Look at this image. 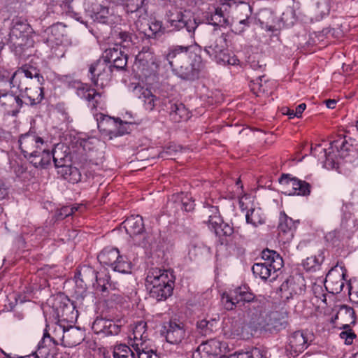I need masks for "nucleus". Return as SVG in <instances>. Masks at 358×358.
Masks as SVG:
<instances>
[{
  "instance_id": "59",
  "label": "nucleus",
  "mask_w": 358,
  "mask_h": 358,
  "mask_svg": "<svg viewBox=\"0 0 358 358\" xmlns=\"http://www.w3.org/2000/svg\"><path fill=\"white\" fill-rule=\"evenodd\" d=\"M78 206H64L61 208L59 216L62 219L72 215L76 211L78 210Z\"/></svg>"
},
{
  "instance_id": "16",
  "label": "nucleus",
  "mask_w": 358,
  "mask_h": 358,
  "mask_svg": "<svg viewBox=\"0 0 358 358\" xmlns=\"http://www.w3.org/2000/svg\"><path fill=\"white\" fill-rule=\"evenodd\" d=\"M309 345L308 334L303 331H296L288 336L286 350L296 357L307 349Z\"/></svg>"
},
{
  "instance_id": "54",
  "label": "nucleus",
  "mask_w": 358,
  "mask_h": 358,
  "mask_svg": "<svg viewBox=\"0 0 358 358\" xmlns=\"http://www.w3.org/2000/svg\"><path fill=\"white\" fill-rule=\"evenodd\" d=\"M330 9L329 0H320L317 3L315 12L320 15L321 17H323L324 16L329 15Z\"/></svg>"
},
{
  "instance_id": "2",
  "label": "nucleus",
  "mask_w": 358,
  "mask_h": 358,
  "mask_svg": "<svg viewBox=\"0 0 358 358\" xmlns=\"http://www.w3.org/2000/svg\"><path fill=\"white\" fill-rule=\"evenodd\" d=\"M19 148L31 164L36 168L45 169L51 164V154L44 140L35 131H29L20 135Z\"/></svg>"
},
{
  "instance_id": "15",
  "label": "nucleus",
  "mask_w": 358,
  "mask_h": 358,
  "mask_svg": "<svg viewBox=\"0 0 358 358\" xmlns=\"http://www.w3.org/2000/svg\"><path fill=\"white\" fill-rule=\"evenodd\" d=\"M55 313L59 318V322H66L73 323L78 316V312L75 310V306L69 299L57 297L55 299L52 305Z\"/></svg>"
},
{
  "instance_id": "17",
  "label": "nucleus",
  "mask_w": 358,
  "mask_h": 358,
  "mask_svg": "<svg viewBox=\"0 0 358 358\" xmlns=\"http://www.w3.org/2000/svg\"><path fill=\"white\" fill-rule=\"evenodd\" d=\"M84 6L94 21L102 24L108 23L110 17V10L103 0H85Z\"/></svg>"
},
{
  "instance_id": "3",
  "label": "nucleus",
  "mask_w": 358,
  "mask_h": 358,
  "mask_svg": "<svg viewBox=\"0 0 358 358\" xmlns=\"http://www.w3.org/2000/svg\"><path fill=\"white\" fill-rule=\"evenodd\" d=\"M175 276L168 270L152 268L146 277V286L150 296L157 301H164L171 296L174 287Z\"/></svg>"
},
{
  "instance_id": "38",
  "label": "nucleus",
  "mask_w": 358,
  "mask_h": 358,
  "mask_svg": "<svg viewBox=\"0 0 358 358\" xmlns=\"http://www.w3.org/2000/svg\"><path fill=\"white\" fill-rule=\"evenodd\" d=\"M245 220L248 224L257 227L265 223L266 216L261 208L252 207L248 210L245 214Z\"/></svg>"
},
{
  "instance_id": "8",
  "label": "nucleus",
  "mask_w": 358,
  "mask_h": 358,
  "mask_svg": "<svg viewBox=\"0 0 358 358\" xmlns=\"http://www.w3.org/2000/svg\"><path fill=\"white\" fill-rule=\"evenodd\" d=\"M227 35L214 30L204 40L205 52L217 63L226 58L228 52Z\"/></svg>"
},
{
  "instance_id": "56",
  "label": "nucleus",
  "mask_w": 358,
  "mask_h": 358,
  "mask_svg": "<svg viewBox=\"0 0 358 358\" xmlns=\"http://www.w3.org/2000/svg\"><path fill=\"white\" fill-rule=\"evenodd\" d=\"M331 148H336L338 152H341V156L344 157V152L349 150V145L345 139H338L333 141L331 144Z\"/></svg>"
},
{
  "instance_id": "22",
  "label": "nucleus",
  "mask_w": 358,
  "mask_h": 358,
  "mask_svg": "<svg viewBox=\"0 0 358 358\" xmlns=\"http://www.w3.org/2000/svg\"><path fill=\"white\" fill-rule=\"evenodd\" d=\"M288 312L287 310L282 308L277 310L271 311L266 315V323L265 328L264 329L268 330H275L280 331L287 327L288 324L287 322Z\"/></svg>"
},
{
  "instance_id": "41",
  "label": "nucleus",
  "mask_w": 358,
  "mask_h": 358,
  "mask_svg": "<svg viewBox=\"0 0 358 358\" xmlns=\"http://www.w3.org/2000/svg\"><path fill=\"white\" fill-rule=\"evenodd\" d=\"M132 348L136 351L138 358H158L151 341L136 344V346Z\"/></svg>"
},
{
  "instance_id": "27",
  "label": "nucleus",
  "mask_w": 358,
  "mask_h": 358,
  "mask_svg": "<svg viewBox=\"0 0 358 358\" xmlns=\"http://www.w3.org/2000/svg\"><path fill=\"white\" fill-rule=\"evenodd\" d=\"M96 278V271L91 266L84 265L80 267L76 275L75 281L76 286L80 289V292L86 291L87 286L92 284Z\"/></svg>"
},
{
  "instance_id": "20",
  "label": "nucleus",
  "mask_w": 358,
  "mask_h": 358,
  "mask_svg": "<svg viewBox=\"0 0 358 358\" xmlns=\"http://www.w3.org/2000/svg\"><path fill=\"white\" fill-rule=\"evenodd\" d=\"M299 221H294L285 212H280L278 226V238L283 243H289L293 237Z\"/></svg>"
},
{
  "instance_id": "25",
  "label": "nucleus",
  "mask_w": 358,
  "mask_h": 358,
  "mask_svg": "<svg viewBox=\"0 0 358 358\" xmlns=\"http://www.w3.org/2000/svg\"><path fill=\"white\" fill-rule=\"evenodd\" d=\"M59 328L63 334L61 344L64 347H75L80 344L85 339V333L80 328L70 326L65 329L61 324L59 325Z\"/></svg>"
},
{
  "instance_id": "60",
  "label": "nucleus",
  "mask_w": 358,
  "mask_h": 358,
  "mask_svg": "<svg viewBox=\"0 0 358 358\" xmlns=\"http://www.w3.org/2000/svg\"><path fill=\"white\" fill-rule=\"evenodd\" d=\"M176 152V150L174 146H169L159 152V157L164 159H172Z\"/></svg>"
},
{
  "instance_id": "43",
  "label": "nucleus",
  "mask_w": 358,
  "mask_h": 358,
  "mask_svg": "<svg viewBox=\"0 0 358 358\" xmlns=\"http://www.w3.org/2000/svg\"><path fill=\"white\" fill-rule=\"evenodd\" d=\"M324 260L323 251H320L317 256H311L307 257L303 262V266L307 271H315L320 268L322 263Z\"/></svg>"
},
{
  "instance_id": "47",
  "label": "nucleus",
  "mask_w": 358,
  "mask_h": 358,
  "mask_svg": "<svg viewBox=\"0 0 358 358\" xmlns=\"http://www.w3.org/2000/svg\"><path fill=\"white\" fill-rule=\"evenodd\" d=\"M211 227L218 236H230L234 233V228L229 224L222 222L221 219L216 226Z\"/></svg>"
},
{
  "instance_id": "19",
  "label": "nucleus",
  "mask_w": 358,
  "mask_h": 358,
  "mask_svg": "<svg viewBox=\"0 0 358 358\" xmlns=\"http://www.w3.org/2000/svg\"><path fill=\"white\" fill-rule=\"evenodd\" d=\"M102 59L112 65V67L123 70L127 64L128 57L124 48L120 44L116 43L105 50Z\"/></svg>"
},
{
  "instance_id": "46",
  "label": "nucleus",
  "mask_w": 358,
  "mask_h": 358,
  "mask_svg": "<svg viewBox=\"0 0 358 358\" xmlns=\"http://www.w3.org/2000/svg\"><path fill=\"white\" fill-rule=\"evenodd\" d=\"M264 78V76H259L256 80L252 81V90L254 92L255 94H257L258 96L259 94L260 93L268 92V82L266 80H264L263 83Z\"/></svg>"
},
{
  "instance_id": "36",
  "label": "nucleus",
  "mask_w": 358,
  "mask_h": 358,
  "mask_svg": "<svg viewBox=\"0 0 358 358\" xmlns=\"http://www.w3.org/2000/svg\"><path fill=\"white\" fill-rule=\"evenodd\" d=\"M52 343L53 346L58 345L57 341L45 331L42 341L38 343L37 350L33 353V355H34L36 358H49V348L52 345Z\"/></svg>"
},
{
  "instance_id": "29",
  "label": "nucleus",
  "mask_w": 358,
  "mask_h": 358,
  "mask_svg": "<svg viewBox=\"0 0 358 358\" xmlns=\"http://www.w3.org/2000/svg\"><path fill=\"white\" fill-rule=\"evenodd\" d=\"M149 0H127L124 9L127 14L134 15L138 21L146 20L148 17V3Z\"/></svg>"
},
{
  "instance_id": "32",
  "label": "nucleus",
  "mask_w": 358,
  "mask_h": 358,
  "mask_svg": "<svg viewBox=\"0 0 358 358\" xmlns=\"http://www.w3.org/2000/svg\"><path fill=\"white\" fill-rule=\"evenodd\" d=\"M97 127L100 132L108 136L109 138H113L115 127L118 125V118L115 119L108 115L99 113L96 115Z\"/></svg>"
},
{
  "instance_id": "45",
  "label": "nucleus",
  "mask_w": 358,
  "mask_h": 358,
  "mask_svg": "<svg viewBox=\"0 0 358 358\" xmlns=\"http://www.w3.org/2000/svg\"><path fill=\"white\" fill-rule=\"evenodd\" d=\"M96 274L98 273L96 272ZM94 287L99 292H101L103 294L108 292V287H112L110 275L105 274L103 277H100L96 275V278L92 283Z\"/></svg>"
},
{
  "instance_id": "58",
  "label": "nucleus",
  "mask_w": 358,
  "mask_h": 358,
  "mask_svg": "<svg viewBox=\"0 0 358 358\" xmlns=\"http://www.w3.org/2000/svg\"><path fill=\"white\" fill-rule=\"evenodd\" d=\"M180 206L182 209L187 212H191L194 209L195 203L194 201L192 199V196L186 194L184 197L182 198Z\"/></svg>"
},
{
  "instance_id": "33",
  "label": "nucleus",
  "mask_w": 358,
  "mask_h": 358,
  "mask_svg": "<svg viewBox=\"0 0 358 358\" xmlns=\"http://www.w3.org/2000/svg\"><path fill=\"white\" fill-rule=\"evenodd\" d=\"M150 341L147 332V323L143 320L135 323L132 329V334L129 336V345L131 347H134L136 344H140Z\"/></svg>"
},
{
  "instance_id": "61",
  "label": "nucleus",
  "mask_w": 358,
  "mask_h": 358,
  "mask_svg": "<svg viewBox=\"0 0 358 358\" xmlns=\"http://www.w3.org/2000/svg\"><path fill=\"white\" fill-rule=\"evenodd\" d=\"M69 181L72 183H76L81 180V174L76 167H72L71 171L69 172Z\"/></svg>"
},
{
  "instance_id": "23",
  "label": "nucleus",
  "mask_w": 358,
  "mask_h": 358,
  "mask_svg": "<svg viewBox=\"0 0 358 358\" xmlns=\"http://www.w3.org/2000/svg\"><path fill=\"white\" fill-rule=\"evenodd\" d=\"M162 110H168L171 119L176 122L187 120L189 117V111L182 103L163 98Z\"/></svg>"
},
{
  "instance_id": "30",
  "label": "nucleus",
  "mask_w": 358,
  "mask_h": 358,
  "mask_svg": "<svg viewBox=\"0 0 358 358\" xmlns=\"http://www.w3.org/2000/svg\"><path fill=\"white\" fill-rule=\"evenodd\" d=\"M76 94L88 103V106L92 109H96L102 96L101 92H96L95 89L91 88L88 85L80 83L76 87Z\"/></svg>"
},
{
  "instance_id": "11",
  "label": "nucleus",
  "mask_w": 358,
  "mask_h": 358,
  "mask_svg": "<svg viewBox=\"0 0 358 358\" xmlns=\"http://www.w3.org/2000/svg\"><path fill=\"white\" fill-rule=\"evenodd\" d=\"M89 71L93 84L96 87L103 88L110 80L112 65L101 59L91 64Z\"/></svg>"
},
{
  "instance_id": "12",
  "label": "nucleus",
  "mask_w": 358,
  "mask_h": 358,
  "mask_svg": "<svg viewBox=\"0 0 358 358\" xmlns=\"http://www.w3.org/2000/svg\"><path fill=\"white\" fill-rule=\"evenodd\" d=\"M136 65L138 71L145 78L155 76L159 68L157 58L152 52L148 50L141 51L138 54Z\"/></svg>"
},
{
  "instance_id": "18",
  "label": "nucleus",
  "mask_w": 358,
  "mask_h": 358,
  "mask_svg": "<svg viewBox=\"0 0 358 358\" xmlns=\"http://www.w3.org/2000/svg\"><path fill=\"white\" fill-rule=\"evenodd\" d=\"M132 93L135 97L143 103L147 110L152 111L157 108L162 110L163 99L157 97L148 88L138 84L133 87Z\"/></svg>"
},
{
  "instance_id": "42",
  "label": "nucleus",
  "mask_w": 358,
  "mask_h": 358,
  "mask_svg": "<svg viewBox=\"0 0 358 358\" xmlns=\"http://www.w3.org/2000/svg\"><path fill=\"white\" fill-rule=\"evenodd\" d=\"M202 214L203 217H207L206 220H203V222L208 224L209 226H216L220 221L219 210L217 206L211 205L204 206Z\"/></svg>"
},
{
  "instance_id": "48",
  "label": "nucleus",
  "mask_w": 358,
  "mask_h": 358,
  "mask_svg": "<svg viewBox=\"0 0 358 358\" xmlns=\"http://www.w3.org/2000/svg\"><path fill=\"white\" fill-rule=\"evenodd\" d=\"M237 10L238 12L243 14L245 17L244 19L239 20V24L244 26L242 29L240 30V31H241L245 27H248L250 24L249 17L251 15L252 10L250 6L246 3H241L239 6H237Z\"/></svg>"
},
{
  "instance_id": "7",
  "label": "nucleus",
  "mask_w": 358,
  "mask_h": 358,
  "mask_svg": "<svg viewBox=\"0 0 358 358\" xmlns=\"http://www.w3.org/2000/svg\"><path fill=\"white\" fill-rule=\"evenodd\" d=\"M101 264L110 266L113 271L122 273H129L131 271V263L125 256L120 255L116 248L106 247L97 256Z\"/></svg>"
},
{
  "instance_id": "4",
  "label": "nucleus",
  "mask_w": 358,
  "mask_h": 358,
  "mask_svg": "<svg viewBox=\"0 0 358 358\" xmlns=\"http://www.w3.org/2000/svg\"><path fill=\"white\" fill-rule=\"evenodd\" d=\"M20 91H22L21 83L16 85L1 73V107L6 114L15 115L20 111L23 104Z\"/></svg>"
},
{
  "instance_id": "39",
  "label": "nucleus",
  "mask_w": 358,
  "mask_h": 358,
  "mask_svg": "<svg viewBox=\"0 0 358 358\" xmlns=\"http://www.w3.org/2000/svg\"><path fill=\"white\" fill-rule=\"evenodd\" d=\"M343 277V273L340 274L337 273L336 268H332L326 275L325 283L328 284L329 286L330 285H334V287H333L332 289L336 293L341 292L344 287Z\"/></svg>"
},
{
  "instance_id": "57",
  "label": "nucleus",
  "mask_w": 358,
  "mask_h": 358,
  "mask_svg": "<svg viewBox=\"0 0 358 358\" xmlns=\"http://www.w3.org/2000/svg\"><path fill=\"white\" fill-rule=\"evenodd\" d=\"M115 131L113 134V137L118 136H122L129 132V124L126 122H122L120 119H118V125L115 127Z\"/></svg>"
},
{
  "instance_id": "34",
  "label": "nucleus",
  "mask_w": 358,
  "mask_h": 358,
  "mask_svg": "<svg viewBox=\"0 0 358 358\" xmlns=\"http://www.w3.org/2000/svg\"><path fill=\"white\" fill-rule=\"evenodd\" d=\"M123 224L127 234L130 236H137L145 231L143 217L138 215L127 217Z\"/></svg>"
},
{
  "instance_id": "10",
  "label": "nucleus",
  "mask_w": 358,
  "mask_h": 358,
  "mask_svg": "<svg viewBox=\"0 0 358 358\" xmlns=\"http://www.w3.org/2000/svg\"><path fill=\"white\" fill-rule=\"evenodd\" d=\"M266 306L264 299L253 301L245 306L244 317L246 321L255 329L265 328Z\"/></svg>"
},
{
  "instance_id": "1",
  "label": "nucleus",
  "mask_w": 358,
  "mask_h": 358,
  "mask_svg": "<svg viewBox=\"0 0 358 358\" xmlns=\"http://www.w3.org/2000/svg\"><path fill=\"white\" fill-rule=\"evenodd\" d=\"M196 50V45H175L170 46L164 56L176 76L185 80H194L202 67V59Z\"/></svg>"
},
{
  "instance_id": "53",
  "label": "nucleus",
  "mask_w": 358,
  "mask_h": 358,
  "mask_svg": "<svg viewBox=\"0 0 358 358\" xmlns=\"http://www.w3.org/2000/svg\"><path fill=\"white\" fill-rule=\"evenodd\" d=\"M120 322V321L108 320L105 336H108L117 335L120 332L122 327V325L119 324Z\"/></svg>"
},
{
  "instance_id": "52",
  "label": "nucleus",
  "mask_w": 358,
  "mask_h": 358,
  "mask_svg": "<svg viewBox=\"0 0 358 358\" xmlns=\"http://www.w3.org/2000/svg\"><path fill=\"white\" fill-rule=\"evenodd\" d=\"M343 329V331L340 333V338L344 340L345 345H351L352 344L354 340L357 338V335L351 329V326H349L348 328H340Z\"/></svg>"
},
{
  "instance_id": "49",
  "label": "nucleus",
  "mask_w": 358,
  "mask_h": 358,
  "mask_svg": "<svg viewBox=\"0 0 358 358\" xmlns=\"http://www.w3.org/2000/svg\"><path fill=\"white\" fill-rule=\"evenodd\" d=\"M218 343L216 341L211 340L201 344L197 348L199 354L203 353L205 355H217V351L216 349L213 350L212 347L215 348L217 347Z\"/></svg>"
},
{
  "instance_id": "51",
  "label": "nucleus",
  "mask_w": 358,
  "mask_h": 358,
  "mask_svg": "<svg viewBox=\"0 0 358 358\" xmlns=\"http://www.w3.org/2000/svg\"><path fill=\"white\" fill-rule=\"evenodd\" d=\"M108 319L97 317L92 323V329L94 334H103L105 336Z\"/></svg>"
},
{
  "instance_id": "5",
  "label": "nucleus",
  "mask_w": 358,
  "mask_h": 358,
  "mask_svg": "<svg viewBox=\"0 0 358 358\" xmlns=\"http://www.w3.org/2000/svg\"><path fill=\"white\" fill-rule=\"evenodd\" d=\"M262 259L264 262L255 263L252 266L253 274L263 280H266L270 277H272V280L275 279L278 275L276 273L283 266L281 256L274 250L266 249L262 252Z\"/></svg>"
},
{
  "instance_id": "50",
  "label": "nucleus",
  "mask_w": 358,
  "mask_h": 358,
  "mask_svg": "<svg viewBox=\"0 0 358 358\" xmlns=\"http://www.w3.org/2000/svg\"><path fill=\"white\" fill-rule=\"evenodd\" d=\"M209 24L214 26H222L227 22L224 18L222 8H216L213 15L208 19Z\"/></svg>"
},
{
  "instance_id": "26",
  "label": "nucleus",
  "mask_w": 358,
  "mask_h": 358,
  "mask_svg": "<svg viewBox=\"0 0 358 358\" xmlns=\"http://www.w3.org/2000/svg\"><path fill=\"white\" fill-rule=\"evenodd\" d=\"M44 82H29L24 88L22 87V96L27 99L30 106L40 103L44 99Z\"/></svg>"
},
{
  "instance_id": "44",
  "label": "nucleus",
  "mask_w": 358,
  "mask_h": 358,
  "mask_svg": "<svg viewBox=\"0 0 358 358\" xmlns=\"http://www.w3.org/2000/svg\"><path fill=\"white\" fill-rule=\"evenodd\" d=\"M113 356V358H136L135 353L126 344H119L114 346Z\"/></svg>"
},
{
  "instance_id": "21",
  "label": "nucleus",
  "mask_w": 358,
  "mask_h": 358,
  "mask_svg": "<svg viewBox=\"0 0 358 358\" xmlns=\"http://www.w3.org/2000/svg\"><path fill=\"white\" fill-rule=\"evenodd\" d=\"M1 73L6 75V78L12 80L13 83L17 85V79L20 75L23 74L27 78L32 79L36 78V80L34 82H44L43 77L40 73V70L31 64H26L22 65L17 71L13 73L6 70H1Z\"/></svg>"
},
{
  "instance_id": "31",
  "label": "nucleus",
  "mask_w": 358,
  "mask_h": 358,
  "mask_svg": "<svg viewBox=\"0 0 358 358\" xmlns=\"http://www.w3.org/2000/svg\"><path fill=\"white\" fill-rule=\"evenodd\" d=\"M304 279L300 275L290 276L280 286V291L286 299L303 291Z\"/></svg>"
},
{
  "instance_id": "35",
  "label": "nucleus",
  "mask_w": 358,
  "mask_h": 358,
  "mask_svg": "<svg viewBox=\"0 0 358 358\" xmlns=\"http://www.w3.org/2000/svg\"><path fill=\"white\" fill-rule=\"evenodd\" d=\"M46 42L50 46L59 45L63 41V38L66 35V26L62 23H57L52 25L46 31Z\"/></svg>"
},
{
  "instance_id": "6",
  "label": "nucleus",
  "mask_w": 358,
  "mask_h": 358,
  "mask_svg": "<svg viewBox=\"0 0 358 358\" xmlns=\"http://www.w3.org/2000/svg\"><path fill=\"white\" fill-rule=\"evenodd\" d=\"M29 28L30 26L27 21L20 18L13 20L12 27L7 38V44L20 58H24L29 55V53L27 52L28 48L26 45L27 33Z\"/></svg>"
},
{
  "instance_id": "9",
  "label": "nucleus",
  "mask_w": 358,
  "mask_h": 358,
  "mask_svg": "<svg viewBox=\"0 0 358 358\" xmlns=\"http://www.w3.org/2000/svg\"><path fill=\"white\" fill-rule=\"evenodd\" d=\"M259 299L247 287H236L229 294H224L222 296L224 308L228 310L237 307L245 308V306L253 303V301Z\"/></svg>"
},
{
  "instance_id": "63",
  "label": "nucleus",
  "mask_w": 358,
  "mask_h": 358,
  "mask_svg": "<svg viewBox=\"0 0 358 358\" xmlns=\"http://www.w3.org/2000/svg\"><path fill=\"white\" fill-rule=\"evenodd\" d=\"M239 60L235 56H230L228 52H226V58L224 59L219 60L217 64L236 65L238 64Z\"/></svg>"
},
{
  "instance_id": "14",
  "label": "nucleus",
  "mask_w": 358,
  "mask_h": 358,
  "mask_svg": "<svg viewBox=\"0 0 358 358\" xmlns=\"http://www.w3.org/2000/svg\"><path fill=\"white\" fill-rule=\"evenodd\" d=\"M279 182L285 186V193L288 195L308 196L310 193L311 186L308 182L290 178L288 174H283Z\"/></svg>"
},
{
  "instance_id": "13",
  "label": "nucleus",
  "mask_w": 358,
  "mask_h": 358,
  "mask_svg": "<svg viewBox=\"0 0 358 358\" xmlns=\"http://www.w3.org/2000/svg\"><path fill=\"white\" fill-rule=\"evenodd\" d=\"M162 334L165 336L168 343L178 344L186 336L185 326L183 322L179 320H171L164 324Z\"/></svg>"
},
{
  "instance_id": "64",
  "label": "nucleus",
  "mask_w": 358,
  "mask_h": 358,
  "mask_svg": "<svg viewBox=\"0 0 358 358\" xmlns=\"http://www.w3.org/2000/svg\"><path fill=\"white\" fill-rule=\"evenodd\" d=\"M241 358H263L260 350L258 348H255L250 352L242 355Z\"/></svg>"
},
{
  "instance_id": "55",
  "label": "nucleus",
  "mask_w": 358,
  "mask_h": 358,
  "mask_svg": "<svg viewBox=\"0 0 358 358\" xmlns=\"http://www.w3.org/2000/svg\"><path fill=\"white\" fill-rule=\"evenodd\" d=\"M150 33H145L150 38L156 37L157 35L162 31V22L161 21L155 20L148 24Z\"/></svg>"
},
{
  "instance_id": "28",
  "label": "nucleus",
  "mask_w": 358,
  "mask_h": 358,
  "mask_svg": "<svg viewBox=\"0 0 358 358\" xmlns=\"http://www.w3.org/2000/svg\"><path fill=\"white\" fill-rule=\"evenodd\" d=\"M356 320L355 310L348 305H341L336 314L330 319V322L335 326L336 322L339 320L342 328H348L356 323Z\"/></svg>"
},
{
  "instance_id": "40",
  "label": "nucleus",
  "mask_w": 358,
  "mask_h": 358,
  "mask_svg": "<svg viewBox=\"0 0 358 358\" xmlns=\"http://www.w3.org/2000/svg\"><path fill=\"white\" fill-rule=\"evenodd\" d=\"M343 277V273L340 274L337 273L336 268H332L326 275L325 283L328 284L329 286L330 285H334V287H333L332 289L336 293L341 292L344 287Z\"/></svg>"
},
{
  "instance_id": "37",
  "label": "nucleus",
  "mask_w": 358,
  "mask_h": 358,
  "mask_svg": "<svg viewBox=\"0 0 358 358\" xmlns=\"http://www.w3.org/2000/svg\"><path fill=\"white\" fill-rule=\"evenodd\" d=\"M50 154L51 159H52L56 168H59V166H64V164L71 163L69 149L63 145H57Z\"/></svg>"
},
{
  "instance_id": "24",
  "label": "nucleus",
  "mask_w": 358,
  "mask_h": 358,
  "mask_svg": "<svg viewBox=\"0 0 358 358\" xmlns=\"http://www.w3.org/2000/svg\"><path fill=\"white\" fill-rule=\"evenodd\" d=\"M168 23L172 31H179L186 28L187 31L191 33L194 32L197 27L195 19H190L181 11L171 14L168 19Z\"/></svg>"
},
{
  "instance_id": "62",
  "label": "nucleus",
  "mask_w": 358,
  "mask_h": 358,
  "mask_svg": "<svg viewBox=\"0 0 358 358\" xmlns=\"http://www.w3.org/2000/svg\"><path fill=\"white\" fill-rule=\"evenodd\" d=\"M72 167L71 163L64 164V166H59V168H57L59 169L58 173L65 180H69L70 176L69 172L71 171Z\"/></svg>"
}]
</instances>
